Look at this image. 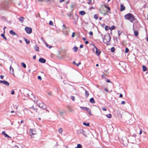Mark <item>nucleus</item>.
Masks as SVG:
<instances>
[{"label":"nucleus","mask_w":148,"mask_h":148,"mask_svg":"<svg viewBox=\"0 0 148 148\" xmlns=\"http://www.w3.org/2000/svg\"><path fill=\"white\" fill-rule=\"evenodd\" d=\"M124 18L125 19L129 20L130 22L132 23L136 20L134 16L131 13H129L125 15L124 16Z\"/></svg>","instance_id":"nucleus-1"},{"label":"nucleus","mask_w":148,"mask_h":148,"mask_svg":"<svg viewBox=\"0 0 148 148\" xmlns=\"http://www.w3.org/2000/svg\"><path fill=\"white\" fill-rule=\"evenodd\" d=\"M111 38L109 34L106 35L103 39V42L104 43H106L109 42Z\"/></svg>","instance_id":"nucleus-2"},{"label":"nucleus","mask_w":148,"mask_h":148,"mask_svg":"<svg viewBox=\"0 0 148 148\" xmlns=\"http://www.w3.org/2000/svg\"><path fill=\"white\" fill-rule=\"evenodd\" d=\"M77 134H82L84 136H86L85 134V132L82 129H80L77 130Z\"/></svg>","instance_id":"nucleus-3"},{"label":"nucleus","mask_w":148,"mask_h":148,"mask_svg":"<svg viewBox=\"0 0 148 148\" xmlns=\"http://www.w3.org/2000/svg\"><path fill=\"white\" fill-rule=\"evenodd\" d=\"M25 30L28 34H30L32 32V29L29 27H26L25 28Z\"/></svg>","instance_id":"nucleus-4"},{"label":"nucleus","mask_w":148,"mask_h":148,"mask_svg":"<svg viewBox=\"0 0 148 148\" xmlns=\"http://www.w3.org/2000/svg\"><path fill=\"white\" fill-rule=\"evenodd\" d=\"M39 106L43 109H45L46 108V105L42 103H39Z\"/></svg>","instance_id":"nucleus-5"},{"label":"nucleus","mask_w":148,"mask_h":148,"mask_svg":"<svg viewBox=\"0 0 148 148\" xmlns=\"http://www.w3.org/2000/svg\"><path fill=\"white\" fill-rule=\"evenodd\" d=\"M0 83H2L8 86H9L10 84L9 82H8L7 81L5 80H0Z\"/></svg>","instance_id":"nucleus-6"},{"label":"nucleus","mask_w":148,"mask_h":148,"mask_svg":"<svg viewBox=\"0 0 148 148\" xmlns=\"http://www.w3.org/2000/svg\"><path fill=\"white\" fill-rule=\"evenodd\" d=\"M39 61L40 62L42 63H45L46 62V60L45 59L42 58H40L39 59Z\"/></svg>","instance_id":"nucleus-7"},{"label":"nucleus","mask_w":148,"mask_h":148,"mask_svg":"<svg viewBox=\"0 0 148 148\" xmlns=\"http://www.w3.org/2000/svg\"><path fill=\"white\" fill-rule=\"evenodd\" d=\"M30 133H31V134L32 135H35L36 134V131L35 130H30Z\"/></svg>","instance_id":"nucleus-8"},{"label":"nucleus","mask_w":148,"mask_h":148,"mask_svg":"<svg viewBox=\"0 0 148 148\" xmlns=\"http://www.w3.org/2000/svg\"><path fill=\"white\" fill-rule=\"evenodd\" d=\"M96 48V54L97 55L99 56L101 53V51L96 47H95Z\"/></svg>","instance_id":"nucleus-9"},{"label":"nucleus","mask_w":148,"mask_h":148,"mask_svg":"<svg viewBox=\"0 0 148 148\" xmlns=\"http://www.w3.org/2000/svg\"><path fill=\"white\" fill-rule=\"evenodd\" d=\"M120 10L121 11H123L125 9V7L123 5V4H121L120 5Z\"/></svg>","instance_id":"nucleus-10"},{"label":"nucleus","mask_w":148,"mask_h":148,"mask_svg":"<svg viewBox=\"0 0 148 148\" xmlns=\"http://www.w3.org/2000/svg\"><path fill=\"white\" fill-rule=\"evenodd\" d=\"M25 18L23 17H20L18 18V20L21 23H23L24 21Z\"/></svg>","instance_id":"nucleus-11"},{"label":"nucleus","mask_w":148,"mask_h":148,"mask_svg":"<svg viewBox=\"0 0 148 148\" xmlns=\"http://www.w3.org/2000/svg\"><path fill=\"white\" fill-rule=\"evenodd\" d=\"M10 73L12 74L13 75H14V69L12 67L11 65H10Z\"/></svg>","instance_id":"nucleus-12"},{"label":"nucleus","mask_w":148,"mask_h":148,"mask_svg":"<svg viewBox=\"0 0 148 148\" xmlns=\"http://www.w3.org/2000/svg\"><path fill=\"white\" fill-rule=\"evenodd\" d=\"M63 27H64V28L63 29V32H64L66 29H67L69 31V28L68 27H66V26L64 24L63 25Z\"/></svg>","instance_id":"nucleus-13"},{"label":"nucleus","mask_w":148,"mask_h":148,"mask_svg":"<svg viewBox=\"0 0 148 148\" xmlns=\"http://www.w3.org/2000/svg\"><path fill=\"white\" fill-rule=\"evenodd\" d=\"M10 33L12 34L13 36L14 35H16V34L14 32L13 30H11L10 31Z\"/></svg>","instance_id":"nucleus-14"},{"label":"nucleus","mask_w":148,"mask_h":148,"mask_svg":"<svg viewBox=\"0 0 148 148\" xmlns=\"http://www.w3.org/2000/svg\"><path fill=\"white\" fill-rule=\"evenodd\" d=\"M2 134L4 135L5 137L9 138V136L8 135L5 133V131H3L2 132Z\"/></svg>","instance_id":"nucleus-15"},{"label":"nucleus","mask_w":148,"mask_h":148,"mask_svg":"<svg viewBox=\"0 0 148 148\" xmlns=\"http://www.w3.org/2000/svg\"><path fill=\"white\" fill-rule=\"evenodd\" d=\"M86 111L88 112L90 115L91 116L92 115V114L91 113V110L90 108H88Z\"/></svg>","instance_id":"nucleus-16"},{"label":"nucleus","mask_w":148,"mask_h":148,"mask_svg":"<svg viewBox=\"0 0 148 148\" xmlns=\"http://www.w3.org/2000/svg\"><path fill=\"white\" fill-rule=\"evenodd\" d=\"M79 14L82 16H83L85 14V12L84 11H81L79 12Z\"/></svg>","instance_id":"nucleus-17"},{"label":"nucleus","mask_w":148,"mask_h":148,"mask_svg":"<svg viewBox=\"0 0 148 148\" xmlns=\"http://www.w3.org/2000/svg\"><path fill=\"white\" fill-rule=\"evenodd\" d=\"M8 4V3L7 1H5L3 3L2 5L3 7L4 6V7H6Z\"/></svg>","instance_id":"nucleus-18"},{"label":"nucleus","mask_w":148,"mask_h":148,"mask_svg":"<svg viewBox=\"0 0 148 148\" xmlns=\"http://www.w3.org/2000/svg\"><path fill=\"white\" fill-rule=\"evenodd\" d=\"M90 102L92 103H95V101L94 99L93 98H90Z\"/></svg>","instance_id":"nucleus-19"},{"label":"nucleus","mask_w":148,"mask_h":148,"mask_svg":"<svg viewBox=\"0 0 148 148\" xmlns=\"http://www.w3.org/2000/svg\"><path fill=\"white\" fill-rule=\"evenodd\" d=\"M34 48L35 49V50L38 51L39 50V47L37 46V45H35V46H34Z\"/></svg>","instance_id":"nucleus-20"},{"label":"nucleus","mask_w":148,"mask_h":148,"mask_svg":"<svg viewBox=\"0 0 148 148\" xmlns=\"http://www.w3.org/2000/svg\"><path fill=\"white\" fill-rule=\"evenodd\" d=\"M143 71H145L147 70V68L145 66L143 65L142 66Z\"/></svg>","instance_id":"nucleus-21"},{"label":"nucleus","mask_w":148,"mask_h":148,"mask_svg":"<svg viewBox=\"0 0 148 148\" xmlns=\"http://www.w3.org/2000/svg\"><path fill=\"white\" fill-rule=\"evenodd\" d=\"M73 49L75 52H76L78 50V48L76 46H75L73 47Z\"/></svg>","instance_id":"nucleus-22"},{"label":"nucleus","mask_w":148,"mask_h":148,"mask_svg":"<svg viewBox=\"0 0 148 148\" xmlns=\"http://www.w3.org/2000/svg\"><path fill=\"white\" fill-rule=\"evenodd\" d=\"M1 36L3 38V39L5 40H7V38L5 37L4 33L2 34H1Z\"/></svg>","instance_id":"nucleus-23"},{"label":"nucleus","mask_w":148,"mask_h":148,"mask_svg":"<svg viewBox=\"0 0 148 148\" xmlns=\"http://www.w3.org/2000/svg\"><path fill=\"white\" fill-rule=\"evenodd\" d=\"M80 108H81V109H83V110H87V108H88L86 107H82V106H80Z\"/></svg>","instance_id":"nucleus-24"},{"label":"nucleus","mask_w":148,"mask_h":148,"mask_svg":"<svg viewBox=\"0 0 148 148\" xmlns=\"http://www.w3.org/2000/svg\"><path fill=\"white\" fill-rule=\"evenodd\" d=\"M134 35L136 36H137L138 35V32L137 31H134Z\"/></svg>","instance_id":"nucleus-25"},{"label":"nucleus","mask_w":148,"mask_h":148,"mask_svg":"<svg viewBox=\"0 0 148 148\" xmlns=\"http://www.w3.org/2000/svg\"><path fill=\"white\" fill-rule=\"evenodd\" d=\"M85 95L87 97H88L89 95V93L87 91H86L85 92Z\"/></svg>","instance_id":"nucleus-26"},{"label":"nucleus","mask_w":148,"mask_h":148,"mask_svg":"<svg viewBox=\"0 0 148 148\" xmlns=\"http://www.w3.org/2000/svg\"><path fill=\"white\" fill-rule=\"evenodd\" d=\"M83 125H84L87 126H89V123H86L85 122H84L83 123Z\"/></svg>","instance_id":"nucleus-27"},{"label":"nucleus","mask_w":148,"mask_h":148,"mask_svg":"<svg viewBox=\"0 0 148 148\" xmlns=\"http://www.w3.org/2000/svg\"><path fill=\"white\" fill-rule=\"evenodd\" d=\"M63 131V130L62 128H60L58 130V132L59 133L61 134Z\"/></svg>","instance_id":"nucleus-28"},{"label":"nucleus","mask_w":148,"mask_h":148,"mask_svg":"<svg viewBox=\"0 0 148 148\" xmlns=\"http://www.w3.org/2000/svg\"><path fill=\"white\" fill-rule=\"evenodd\" d=\"M25 40L27 44H28L30 42V41L29 40H27L25 38Z\"/></svg>","instance_id":"nucleus-29"},{"label":"nucleus","mask_w":148,"mask_h":148,"mask_svg":"<svg viewBox=\"0 0 148 148\" xmlns=\"http://www.w3.org/2000/svg\"><path fill=\"white\" fill-rule=\"evenodd\" d=\"M21 64L22 66L24 68H25L26 67V65L24 63L22 62L21 63Z\"/></svg>","instance_id":"nucleus-30"},{"label":"nucleus","mask_w":148,"mask_h":148,"mask_svg":"<svg viewBox=\"0 0 148 148\" xmlns=\"http://www.w3.org/2000/svg\"><path fill=\"white\" fill-rule=\"evenodd\" d=\"M94 17L95 19L97 20L98 18V15L96 14H95L94 16Z\"/></svg>","instance_id":"nucleus-31"},{"label":"nucleus","mask_w":148,"mask_h":148,"mask_svg":"<svg viewBox=\"0 0 148 148\" xmlns=\"http://www.w3.org/2000/svg\"><path fill=\"white\" fill-rule=\"evenodd\" d=\"M110 29V27L107 26H106L105 27V29L106 30V31H108L109 29Z\"/></svg>","instance_id":"nucleus-32"},{"label":"nucleus","mask_w":148,"mask_h":148,"mask_svg":"<svg viewBox=\"0 0 148 148\" xmlns=\"http://www.w3.org/2000/svg\"><path fill=\"white\" fill-rule=\"evenodd\" d=\"M106 116L109 118H110L111 117V115L110 114H108L106 115Z\"/></svg>","instance_id":"nucleus-33"},{"label":"nucleus","mask_w":148,"mask_h":148,"mask_svg":"<svg viewBox=\"0 0 148 148\" xmlns=\"http://www.w3.org/2000/svg\"><path fill=\"white\" fill-rule=\"evenodd\" d=\"M70 31V29H69V31L67 29H66L64 32H66V34L68 35L69 32Z\"/></svg>","instance_id":"nucleus-34"},{"label":"nucleus","mask_w":148,"mask_h":148,"mask_svg":"<svg viewBox=\"0 0 148 148\" xmlns=\"http://www.w3.org/2000/svg\"><path fill=\"white\" fill-rule=\"evenodd\" d=\"M82 145L80 144H78L77 146V148H82Z\"/></svg>","instance_id":"nucleus-35"},{"label":"nucleus","mask_w":148,"mask_h":148,"mask_svg":"<svg viewBox=\"0 0 148 148\" xmlns=\"http://www.w3.org/2000/svg\"><path fill=\"white\" fill-rule=\"evenodd\" d=\"M115 48L114 47H112L111 48V50L112 52H113L115 51Z\"/></svg>","instance_id":"nucleus-36"},{"label":"nucleus","mask_w":148,"mask_h":148,"mask_svg":"<svg viewBox=\"0 0 148 148\" xmlns=\"http://www.w3.org/2000/svg\"><path fill=\"white\" fill-rule=\"evenodd\" d=\"M115 27L113 25V26H112L111 27H110V30L114 29H115Z\"/></svg>","instance_id":"nucleus-37"},{"label":"nucleus","mask_w":148,"mask_h":148,"mask_svg":"<svg viewBox=\"0 0 148 148\" xmlns=\"http://www.w3.org/2000/svg\"><path fill=\"white\" fill-rule=\"evenodd\" d=\"M32 108L33 110L35 111L36 112H37V109H36L34 108H33V107H32V108H30H30Z\"/></svg>","instance_id":"nucleus-38"},{"label":"nucleus","mask_w":148,"mask_h":148,"mask_svg":"<svg viewBox=\"0 0 148 148\" xmlns=\"http://www.w3.org/2000/svg\"><path fill=\"white\" fill-rule=\"evenodd\" d=\"M46 45L47 46V47H48L49 49H50L52 47L51 46H50L47 43H46Z\"/></svg>","instance_id":"nucleus-39"},{"label":"nucleus","mask_w":148,"mask_h":148,"mask_svg":"<svg viewBox=\"0 0 148 148\" xmlns=\"http://www.w3.org/2000/svg\"><path fill=\"white\" fill-rule=\"evenodd\" d=\"M49 24L51 25H53V23L51 21H50L49 23Z\"/></svg>","instance_id":"nucleus-40"},{"label":"nucleus","mask_w":148,"mask_h":148,"mask_svg":"<svg viewBox=\"0 0 148 148\" xmlns=\"http://www.w3.org/2000/svg\"><path fill=\"white\" fill-rule=\"evenodd\" d=\"M105 7L108 10H110V9L109 7L107 6H105Z\"/></svg>","instance_id":"nucleus-41"},{"label":"nucleus","mask_w":148,"mask_h":148,"mask_svg":"<svg viewBox=\"0 0 148 148\" xmlns=\"http://www.w3.org/2000/svg\"><path fill=\"white\" fill-rule=\"evenodd\" d=\"M102 110L103 111H106L107 110L106 108L104 107H102Z\"/></svg>","instance_id":"nucleus-42"},{"label":"nucleus","mask_w":148,"mask_h":148,"mask_svg":"<svg viewBox=\"0 0 148 148\" xmlns=\"http://www.w3.org/2000/svg\"><path fill=\"white\" fill-rule=\"evenodd\" d=\"M71 98L73 101H75V97L74 96H71Z\"/></svg>","instance_id":"nucleus-43"},{"label":"nucleus","mask_w":148,"mask_h":148,"mask_svg":"<svg viewBox=\"0 0 148 148\" xmlns=\"http://www.w3.org/2000/svg\"><path fill=\"white\" fill-rule=\"evenodd\" d=\"M121 34H122V32H121V31H118V34L119 36Z\"/></svg>","instance_id":"nucleus-44"},{"label":"nucleus","mask_w":148,"mask_h":148,"mask_svg":"<svg viewBox=\"0 0 148 148\" xmlns=\"http://www.w3.org/2000/svg\"><path fill=\"white\" fill-rule=\"evenodd\" d=\"M129 51V49L127 48H126L125 49V53H127Z\"/></svg>","instance_id":"nucleus-45"},{"label":"nucleus","mask_w":148,"mask_h":148,"mask_svg":"<svg viewBox=\"0 0 148 148\" xmlns=\"http://www.w3.org/2000/svg\"><path fill=\"white\" fill-rule=\"evenodd\" d=\"M91 1H92V0H88V3L89 4H91V3H92Z\"/></svg>","instance_id":"nucleus-46"},{"label":"nucleus","mask_w":148,"mask_h":148,"mask_svg":"<svg viewBox=\"0 0 148 148\" xmlns=\"http://www.w3.org/2000/svg\"><path fill=\"white\" fill-rule=\"evenodd\" d=\"M125 102L124 101H122L121 102V104L122 105H124L125 104Z\"/></svg>","instance_id":"nucleus-47"},{"label":"nucleus","mask_w":148,"mask_h":148,"mask_svg":"<svg viewBox=\"0 0 148 148\" xmlns=\"http://www.w3.org/2000/svg\"><path fill=\"white\" fill-rule=\"evenodd\" d=\"M38 79H40V80H42V78H41V76H39L38 77Z\"/></svg>","instance_id":"nucleus-48"},{"label":"nucleus","mask_w":148,"mask_h":148,"mask_svg":"<svg viewBox=\"0 0 148 148\" xmlns=\"http://www.w3.org/2000/svg\"><path fill=\"white\" fill-rule=\"evenodd\" d=\"M75 32H73L72 33V37H74L75 36Z\"/></svg>","instance_id":"nucleus-49"},{"label":"nucleus","mask_w":148,"mask_h":148,"mask_svg":"<svg viewBox=\"0 0 148 148\" xmlns=\"http://www.w3.org/2000/svg\"><path fill=\"white\" fill-rule=\"evenodd\" d=\"M4 77V76L3 75H1L0 76V78L1 79H3V78Z\"/></svg>","instance_id":"nucleus-50"},{"label":"nucleus","mask_w":148,"mask_h":148,"mask_svg":"<svg viewBox=\"0 0 148 148\" xmlns=\"http://www.w3.org/2000/svg\"><path fill=\"white\" fill-rule=\"evenodd\" d=\"M89 34L90 35L92 36L93 35V33H92V31H90L89 32Z\"/></svg>","instance_id":"nucleus-51"},{"label":"nucleus","mask_w":148,"mask_h":148,"mask_svg":"<svg viewBox=\"0 0 148 148\" xmlns=\"http://www.w3.org/2000/svg\"><path fill=\"white\" fill-rule=\"evenodd\" d=\"M14 90H12V91L11 94L12 95H14Z\"/></svg>","instance_id":"nucleus-52"},{"label":"nucleus","mask_w":148,"mask_h":148,"mask_svg":"<svg viewBox=\"0 0 148 148\" xmlns=\"http://www.w3.org/2000/svg\"><path fill=\"white\" fill-rule=\"evenodd\" d=\"M81 64V62H79V63L78 64H76V65L77 66H78L80 64Z\"/></svg>","instance_id":"nucleus-53"},{"label":"nucleus","mask_w":148,"mask_h":148,"mask_svg":"<svg viewBox=\"0 0 148 148\" xmlns=\"http://www.w3.org/2000/svg\"><path fill=\"white\" fill-rule=\"evenodd\" d=\"M33 59H34V60H35L36 59V55H35V56H34L33 57Z\"/></svg>","instance_id":"nucleus-54"},{"label":"nucleus","mask_w":148,"mask_h":148,"mask_svg":"<svg viewBox=\"0 0 148 148\" xmlns=\"http://www.w3.org/2000/svg\"><path fill=\"white\" fill-rule=\"evenodd\" d=\"M60 113L62 115L64 114V112L62 111H60Z\"/></svg>","instance_id":"nucleus-55"},{"label":"nucleus","mask_w":148,"mask_h":148,"mask_svg":"<svg viewBox=\"0 0 148 148\" xmlns=\"http://www.w3.org/2000/svg\"><path fill=\"white\" fill-rule=\"evenodd\" d=\"M123 95L122 94H121L119 95V97L121 98L122 97H123Z\"/></svg>","instance_id":"nucleus-56"},{"label":"nucleus","mask_w":148,"mask_h":148,"mask_svg":"<svg viewBox=\"0 0 148 148\" xmlns=\"http://www.w3.org/2000/svg\"><path fill=\"white\" fill-rule=\"evenodd\" d=\"M6 28V27H4L3 28V30H4V33H5V29Z\"/></svg>","instance_id":"nucleus-57"},{"label":"nucleus","mask_w":148,"mask_h":148,"mask_svg":"<svg viewBox=\"0 0 148 148\" xmlns=\"http://www.w3.org/2000/svg\"><path fill=\"white\" fill-rule=\"evenodd\" d=\"M89 42L88 41H86L85 42V43L86 44H88V43Z\"/></svg>","instance_id":"nucleus-58"},{"label":"nucleus","mask_w":148,"mask_h":148,"mask_svg":"<svg viewBox=\"0 0 148 148\" xmlns=\"http://www.w3.org/2000/svg\"><path fill=\"white\" fill-rule=\"evenodd\" d=\"M107 92H108V89L107 88H105L104 89Z\"/></svg>","instance_id":"nucleus-59"},{"label":"nucleus","mask_w":148,"mask_h":148,"mask_svg":"<svg viewBox=\"0 0 148 148\" xmlns=\"http://www.w3.org/2000/svg\"><path fill=\"white\" fill-rule=\"evenodd\" d=\"M83 47V45H81L80 46V48H82Z\"/></svg>","instance_id":"nucleus-60"},{"label":"nucleus","mask_w":148,"mask_h":148,"mask_svg":"<svg viewBox=\"0 0 148 148\" xmlns=\"http://www.w3.org/2000/svg\"><path fill=\"white\" fill-rule=\"evenodd\" d=\"M48 94L49 95H51V92H49L48 93Z\"/></svg>","instance_id":"nucleus-61"},{"label":"nucleus","mask_w":148,"mask_h":148,"mask_svg":"<svg viewBox=\"0 0 148 148\" xmlns=\"http://www.w3.org/2000/svg\"><path fill=\"white\" fill-rule=\"evenodd\" d=\"M82 39L84 41H85L86 40V38L85 37L83 38Z\"/></svg>","instance_id":"nucleus-62"},{"label":"nucleus","mask_w":148,"mask_h":148,"mask_svg":"<svg viewBox=\"0 0 148 148\" xmlns=\"http://www.w3.org/2000/svg\"><path fill=\"white\" fill-rule=\"evenodd\" d=\"M107 82L108 83H109V82H110V80H109V79H108L107 81Z\"/></svg>","instance_id":"nucleus-63"},{"label":"nucleus","mask_w":148,"mask_h":148,"mask_svg":"<svg viewBox=\"0 0 148 148\" xmlns=\"http://www.w3.org/2000/svg\"><path fill=\"white\" fill-rule=\"evenodd\" d=\"M15 148H19L18 147L17 145H15L14 147Z\"/></svg>","instance_id":"nucleus-64"}]
</instances>
